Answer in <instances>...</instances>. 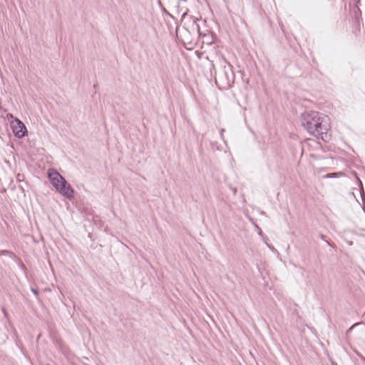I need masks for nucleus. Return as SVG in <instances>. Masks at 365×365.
Listing matches in <instances>:
<instances>
[{
    "instance_id": "nucleus-10",
    "label": "nucleus",
    "mask_w": 365,
    "mask_h": 365,
    "mask_svg": "<svg viewBox=\"0 0 365 365\" xmlns=\"http://www.w3.org/2000/svg\"><path fill=\"white\" fill-rule=\"evenodd\" d=\"M223 132H224V129H222L220 130V135H221V138L223 139Z\"/></svg>"
},
{
    "instance_id": "nucleus-6",
    "label": "nucleus",
    "mask_w": 365,
    "mask_h": 365,
    "mask_svg": "<svg viewBox=\"0 0 365 365\" xmlns=\"http://www.w3.org/2000/svg\"><path fill=\"white\" fill-rule=\"evenodd\" d=\"M336 175H337V173H328L325 175V178H334L335 176H336Z\"/></svg>"
},
{
    "instance_id": "nucleus-5",
    "label": "nucleus",
    "mask_w": 365,
    "mask_h": 365,
    "mask_svg": "<svg viewBox=\"0 0 365 365\" xmlns=\"http://www.w3.org/2000/svg\"><path fill=\"white\" fill-rule=\"evenodd\" d=\"M1 255L12 256L13 253L9 250H0V256H1Z\"/></svg>"
},
{
    "instance_id": "nucleus-12",
    "label": "nucleus",
    "mask_w": 365,
    "mask_h": 365,
    "mask_svg": "<svg viewBox=\"0 0 365 365\" xmlns=\"http://www.w3.org/2000/svg\"><path fill=\"white\" fill-rule=\"evenodd\" d=\"M272 250L276 251V250L274 249V247H272Z\"/></svg>"
},
{
    "instance_id": "nucleus-8",
    "label": "nucleus",
    "mask_w": 365,
    "mask_h": 365,
    "mask_svg": "<svg viewBox=\"0 0 365 365\" xmlns=\"http://www.w3.org/2000/svg\"><path fill=\"white\" fill-rule=\"evenodd\" d=\"M31 292L36 295V296H38V291L35 289V288H31Z\"/></svg>"
},
{
    "instance_id": "nucleus-3",
    "label": "nucleus",
    "mask_w": 365,
    "mask_h": 365,
    "mask_svg": "<svg viewBox=\"0 0 365 365\" xmlns=\"http://www.w3.org/2000/svg\"><path fill=\"white\" fill-rule=\"evenodd\" d=\"M58 189H56L61 195L64 196L65 197L71 200L73 197L74 190L72 187L67 182L66 179L63 180V182L61 185L58 187Z\"/></svg>"
},
{
    "instance_id": "nucleus-2",
    "label": "nucleus",
    "mask_w": 365,
    "mask_h": 365,
    "mask_svg": "<svg viewBox=\"0 0 365 365\" xmlns=\"http://www.w3.org/2000/svg\"><path fill=\"white\" fill-rule=\"evenodd\" d=\"M48 176L51 184L55 187V189H58V187L61 185V184H62L63 180L65 179L53 168L48 169Z\"/></svg>"
},
{
    "instance_id": "nucleus-7",
    "label": "nucleus",
    "mask_w": 365,
    "mask_h": 365,
    "mask_svg": "<svg viewBox=\"0 0 365 365\" xmlns=\"http://www.w3.org/2000/svg\"><path fill=\"white\" fill-rule=\"evenodd\" d=\"M319 237L322 240H324L329 246H331L327 240H325V236L324 235L321 234Z\"/></svg>"
},
{
    "instance_id": "nucleus-9",
    "label": "nucleus",
    "mask_w": 365,
    "mask_h": 365,
    "mask_svg": "<svg viewBox=\"0 0 365 365\" xmlns=\"http://www.w3.org/2000/svg\"><path fill=\"white\" fill-rule=\"evenodd\" d=\"M357 325H358V324H357V323H356V324H353V325H352V326H351V327L347 330V331H346V332H347V333H349V332L351 331V330H352V329H353L356 326H357Z\"/></svg>"
},
{
    "instance_id": "nucleus-4",
    "label": "nucleus",
    "mask_w": 365,
    "mask_h": 365,
    "mask_svg": "<svg viewBox=\"0 0 365 365\" xmlns=\"http://www.w3.org/2000/svg\"><path fill=\"white\" fill-rule=\"evenodd\" d=\"M11 128L15 136L18 138L24 137L27 132L24 124L18 119H16L15 122L12 123Z\"/></svg>"
},
{
    "instance_id": "nucleus-11",
    "label": "nucleus",
    "mask_w": 365,
    "mask_h": 365,
    "mask_svg": "<svg viewBox=\"0 0 365 365\" xmlns=\"http://www.w3.org/2000/svg\"><path fill=\"white\" fill-rule=\"evenodd\" d=\"M158 4H159L160 6H163V4H162V3H161L160 0H158Z\"/></svg>"
},
{
    "instance_id": "nucleus-1",
    "label": "nucleus",
    "mask_w": 365,
    "mask_h": 365,
    "mask_svg": "<svg viewBox=\"0 0 365 365\" xmlns=\"http://www.w3.org/2000/svg\"><path fill=\"white\" fill-rule=\"evenodd\" d=\"M302 126L311 135L327 141L330 138V120L327 115L317 111H305L301 115Z\"/></svg>"
}]
</instances>
